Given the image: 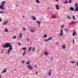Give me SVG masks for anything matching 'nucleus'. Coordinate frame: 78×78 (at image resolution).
<instances>
[{"mask_svg":"<svg viewBox=\"0 0 78 78\" xmlns=\"http://www.w3.org/2000/svg\"><path fill=\"white\" fill-rule=\"evenodd\" d=\"M2 46L4 48H8V51L7 53L9 54L10 53V51H11L12 50V45H11V44L9 43H6L5 45H2Z\"/></svg>","mask_w":78,"mask_h":78,"instance_id":"obj_1","label":"nucleus"},{"mask_svg":"<svg viewBox=\"0 0 78 78\" xmlns=\"http://www.w3.org/2000/svg\"><path fill=\"white\" fill-rule=\"evenodd\" d=\"M6 3V1H4L1 3V5L0 6L1 9H3V10H5L6 9V8L3 7L5 6L4 3Z\"/></svg>","mask_w":78,"mask_h":78,"instance_id":"obj_2","label":"nucleus"},{"mask_svg":"<svg viewBox=\"0 0 78 78\" xmlns=\"http://www.w3.org/2000/svg\"><path fill=\"white\" fill-rule=\"evenodd\" d=\"M63 29H62L60 30V33L59 34V36H63V31H62Z\"/></svg>","mask_w":78,"mask_h":78,"instance_id":"obj_3","label":"nucleus"},{"mask_svg":"<svg viewBox=\"0 0 78 78\" xmlns=\"http://www.w3.org/2000/svg\"><path fill=\"white\" fill-rule=\"evenodd\" d=\"M30 66V64L29 65H28L27 68H28V69H29L30 70H32V66Z\"/></svg>","mask_w":78,"mask_h":78,"instance_id":"obj_4","label":"nucleus"},{"mask_svg":"<svg viewBox=\"0 0 78 78\" xmlns=\"http://www.w3.org/2000/svg\"><path fill=\"white\" fill-rule=\"evenodd\" d=\"M69 10L70 11H74L75 10V9H74V8L72 7H70V9H69Z\"/></svg>","mask_w":78,"mask_h":78,"instance_id":"obj_5","label":"nucleus"},{"mask_svg":"<svg viewBox=\"0 0 78 78\" xmlns=\"http://www.w3.org/2000/svg\"><path fill=\"white\" fill-rule=\"evenodd\" d=\"M31 18H32L34 20H36V18L34 16H31Z\"/></svg>","mask_w":78,"mask_h":78,"instance_id":"obj_6","label":"nucleus"},{"mask_svg":"<svg viewBox=\"0 0 78 78\" xmlns=\"http://www.w3.org/2000/svg\"><path fill=\"white\" fill-rule=\"evenodd\" d=\"M55 7H56V9L57 10H58V9H59V6H58V5H56Z\"/></svg>","mask_w":78,"mask_h":78,"instance_id":"obj_7","label":"nucleus"},{"mask_svg":"<svg viewBox=\"0 0 78 78\" xmlns=\"http://www.w3.org/2000/svg\"><path fill=\"white\" fill-rule=\"evenodd\" d=\"M7 70V69H5L4 71H2V73H6V70Z\"/></svg>","mask_w":78,"mask_h":78,"instance_id":"obj_8","label":"nucleus"},{"mask_svg":"<svg viewBox=\"0 0 78 78\" xmlns=\"http://www.w3.org/2000/svg\"><path fill=\"white\" fill-rule=\"evenodd\" d=\"M62 48H64V49H65L66 47V46H65V44H64L62 45Z\"/></svg>","mask_w":78,"mask_h":78,"instance_id":"obj_9","label":"nucleus"},{"mask_svg":"<svg viewBox=\"0 0 78 78\" xmlns=\"http://www.w3.org/2000/svg\"><path fill=\"white\" fill-rule=\"evenodd\" d=\"M8 21H7L5 22L4 21L3 24V25H6V23H8Z\"/></svg>","mask_w":78,"mask_h":78,"instance_id":"obj_10","label":"nucleus"},{"mask_svg":"<svg viewBox=\"0 0 78 78\" xmlns=\"http://www.w3.org/2000/svg\"><path fill=\"white\" fill-rule=\"evenodd\" d=\"M44 55H49V53H48L47 52H45L44 54Z\"/></svg>","mask_w":78,"mask_h":78,"instance_id":"obj_11","label":"nucleus"},{"mask_svg":"<svg viewBox=\"0 0 78 78\" xmlns=\"http://www.w3.org/2000/svg\"><path fill=\"white\" fill-rule=\"evenodd\" d=\"M75 22H72L70 24V25H73V24H75Z\"/></svg>","mask_w":78,"mask_h":78,"instance_id":"obj_12","label":"nucleus"},{"mask_svg":"<svg viewBox=\"0 0 78 78\" xmlns=\"http://www.w3.org/2000/svg\"><path fill=\"white\" fill-rule=\"evenodd\" d=\"M75 34H76V32H75V30H74V32L73 33V36H75Z\"/></svg>","mask_w":78,"mask_h":78,"instance_id":"obj_13","label":"nucleus"},{"mask_svg":"<svg viewBox=\"0 0 78 78\" xmlns=\"http://www.w3.org/2000/svg\"><path fill=\"white\" fill-rule=\"evenodd\" d=\"M78 4L77 3H76L75 4V8H77V7H78Z\"/></svg>","mask_w":78,"mask_h":78,"instance_id":"obj_14","label":"nucleus"},{"mask_svg":"<svg viewBox=\"0 0 78 78\" xmlns=\"http://www.w3.org/2000/svg\"><path fill=\"white\" fill-rule=\"evenodd\" d=\"M37 23H38L39 26H40V24H41V23L38 21H37Z\"/></svg>","mask_w":78,"mask_h":78,"instance_id":"obj_15","label":"nucleus"},{"mask_svg":"<svg viewBox=\"0 0 78 78\" xmlns=\"http://www.w3.org/2000/svg\"><path fill=\"white\" fill-rule=\"evenodd\" d=\"M68 1H66L65 2H63V3H64V4H67V3H68Z\"/></svg>","mask_w":78,"mask_h":78,"instance_id":"obj_16","label":"nucleus"},{"mask_svg":"<svg viewBox=\"0 0 78 78\" xmlns=\"http://www.w3.org/2000/svg\"><path fill=\"white\" fill-rule=\"evenodd\" d=\"M22 49L23 50H24V51H25L27 49V48H22Z\"/></svg>","mask_w":78,"mask_h":78,"instance_id":"obj_17","label":"nucleus"},{"mask_svg":"<svg viewBox=\"0 0 78 78\" xmlns=\"http://www.w3.org/2000/svg\"><path fill=\"white\" fill-rule=\"evenodd\" d=\"M30 32H31L32 33H34V30L33 29H31L30 30Z\"/></svg>","mask_w":78,"mask_h":78,"instance_id":"obj_18","label":"nucleus"},{"mask_svg":"<svg viewBox=\"0 0 78 78\" xmlns=\"http://www.w3.org/2000/svg\"><path fill=\"white\" fill-rule=\"evenodd\" d=\"M30 62H28L26 63V64H27V65H28L30 64Z\"/></svg>","mask_w":78,"mask_h":78,"instance_id":"obj_19","label":"nucleus"},{"mask_svg":"<svg viewBox=\"0 0 78 78\" xmlns=\"http://www.w3.org/2000/svg\"><path fill=\"white\" fill-rule=\"evenodd\" d=\"M73 20H75V19H76V18H75V16H73Z\"/></svg>","mask_w":78,"mask_h":78,"instance_id":"obj_20","label":"nucleus"},{"mask_svg":"<svg viewBox=\"0 0 78 78\" xmlns=\"http://www.w3.org/2000/svg\"><path fill=\"white\" fill-rule=\"evenodd\" d=\"M52 18H53V19H55L56 18V16L55 15H53V16H52Z\"/></svg>","mask_w":78,"mask_h":78,"instance_id":"obj_21","label":"nucleus"},{"mask_svg":"<svg viewBox=\"0 0 78 78\" xmlns=\"http://www.w3.org/2000/svg\"><path fill=\"white\" fill-rule=\"evenodd\" d=\"M76 11H78V8L77 7H76V9L75 10Z\"/></svg>","mask_w":78,"mask_h":78,"instance_id":"obj_22","label":"nucleus"},{"mask_svg":"<svg viewBox=\"0 0 78 78\" xmlns=\"http://www.w3.org/2000/svg\"><path fill=\"white\" fill-rule=\"evenodd\" d=\"M23 31H25V30H26V28H25V27H23Z\"/></svg>","mask_w":78,"mask_h":78,"instance_id":"obj_23","label":"nucleus"},{"mask_svg":"<svg viewBox=\"0 0 78 78\" xmlns=\"http://www.w3.org/2000/svg\"><path fill=\"white\" fill-rule=\"evenodd\" d=\"M5 32H6V33L8 32V29H5Z\"/></svg>","mask_w":78,"mask_h":78,"instance_id":"obj_24","label":"nucleus"},{"mask_svg":"<svg viewBox=\"0 0 78 78\" xmlns=\"http://www.w3.org/2000/svg\"><path fill=\"white\" fill-rule=\"evenodd\" d=\"M71 3H72V0H69V1L68 3L70 4Z\"/></svg>","mask_w":78,"mask_h":78,"instance_id":"obj_25","label":"nucleus"},{"mask_svg":"<svg viewBox=\"0 0 78 78\" xmlns=\"http://www.w3.org/2000/svg\"><path fill=\"white\" fill-rule=\"evenodd\" d=\"M36 2L37 3H39V1L38 0H36Z\"/></svg>","mask_w":78,"mask_h":78,"instance_id":"obj_26","label":"nucleus"},{"mask_svg":"<svg viewBox=\"0 0 78 78\" xmlns=\"http://www.w3.org/2000/svg\"><path fill=\"white\" fill-rule=\"evenodd\" d=\"M47 35L46 34H45L44 35V38H46V37H47Z\"/></svg>","mask_w":78,"mask_h":78,"instance_id":"obj_27","label":"nucleus"},{"mask_svg":"<svg viewBox=\"0 0 78 78\" xmlns=\"http://www.w3.org/2000/svg\"><path fill=\"white\" fill-rule=\"evenodd\" d=\"M4 13V12L3 11H2L0 12V14H3Z\"/></svg>","mask_w":78,"mask_h":78,"instance_id":"obj_28","label":"nucleus"},{"mask_svg":"<svg viewBox=\"0 0 78 78\" xmlns=\"http://www.w3.org/2000/svg\"><path fill=\"white\" fill-rule=\"evenodd\" d=\"M53 39V37H51L50 38H49L48 39V40L49 41H50V40H51V39Z\"/></svg>","mask_w":78,"mask_h":78,"instance_id":"obj_29","label":"nucleus"},{"mask_svg":"<svg viewBox=\"0 0 78 78\" xmlns=\"http://www.w3.org/2000/svg\"><path fill=\"white\" fill-rule=\"evenodd\" d=\"M44 41H46V42H48V41H49V40H48H48L47 39H46L44 40Z\"/></svg>","mask_w":78,"mask_h":78,"instance_id":"obj_30","label":"nucleus"},{"mask_svg":"<svg viewBox=\"0 0 78 78\" xmlns=\"http://www.w3.org/2000/svg\"><path fill=\"white\" fill-rule=\"evenodd\" d=\"M32 51H35V49H34V47L33 48Z\"/></svg>","mask_w":78,"mask_h":78,"instance_id":"obj_31","label":"nucleus"},{"mask_svg":"<svg viewBox=\"0 0 78 78\" xmlns=\"http://www.w3.org/2000/svg\"><path fill=\"white\" fill-rule=\"evenodd\" d=\"M26 53V51H24V53H23V56H24L25 55V54Z\"/></svg>","mask_w":78,"mask_h":78,"instance_id":"obj_32","label":"nucleus"},{"mask_svg":"<svg viewBox=\"0 0 78 78\" xmlns=\"http://www.w3.org/2000/svg\"><path fill=\"white\" fill-rule=\"evenodd\" d=\"M32 47H30L29 48V51H30V50H31V48H32Z\"/></svg>","mask_w":78,"mask_h":78,"instance_id":"obj_33","label":"nucleus"},{"mask_svg":"<svg viewBox=\"0 0 78 78\" xmlns=\"http://www.w3.org/2000/svg\"><path fill=\"white\" fill-rule=\"evenodd\" d=\"M18 44L19 45H20V46H21L22 45V44H21L19 42L18 43Z\"/></svg>","mask_w":78,"mask_h":78,"instance_id":"obj_34","label":"nucleus"},{"mask_svg":"<svg viewBox=\"0 0 78 78\" xmlns=\"http://www.w3.org/2000/svg\"><path fill=\"white\" fill-rule=\"evenodd\" d=\"M16 37L15 36H14L13 37V39H16Z\"/></svg>","mask_w":78,"mask_h":78,"instance_id":"obj_35","label":"nucleus"},{"mask_svg":"<svg viewBox=\"0 0 78 78\" xmlns=\"http://www.w3.org/2000/svg\"><path fill=\"white\" fill-rule=\"evenodd\" d=\"M22 37V33H21L20 34V37L21 38Z\"/></svg>","mask_w":78,"mask_h":78,"instance_id":"obj_36","label":"nucleus"},{"mask_svg":"<svg viewBox=\"0 0 78 78\" xmlns=\"http://www.w3.org/2000/svg\"><path fill=\"white\" fill-rule=\"evenodd\" d=\"M54 58H53V57H52L51 58L50 60L51 61H52V60H53V59Z\"/></svg>","mask_w":78,"mask_h":78,"instance_id":"obj_37","label":"nucleus"},{"mask_svg":"<svg viewBox=\"0 0 78 78\" xmlns=\"http://www.w3.org/2000/svg\"><path fill=\"white\" fill-rule=\"evenodd\" d=\"M65 30L66 31V32H67V31H68L67 29H65Z\"/></svg>","mask_w":78,"mask_h":78,"instance_id":"obj_38","label":"nucleus"},{"mask_svg":"<svg viewBox=\"0 0 78 78\" xmlns=\"http://www.w3.org/2000/svg\"><path fill=\"white\" fill-rule=\"evenodd\" d=\"M25 62V60H23L22 62V64H23V63Z\"/></svg>","mask_w":78,"mask_h":78,"instance_id":"obj_39","label":"nucleus"},{"mask_svg":"<svg viewBox=\"0 0 78 78\" xmlns=\"http://www.w3.org/2000/svg\"><path fill=\"white\" fill-rule=\"evenodd\" d=\"M70 63H72V64H74V62L73 61H71Z\"/></svg>","mask_w":78,"mask_h":78,"instance_id":"obj_40","label":"nucleus"},{"mask_svg":"<svg viewBox=\"0 0 78 78\" xmlns=\"http://www.w3.org/2000/svg\"><path fill=\"white\" fill-rule=\"evenodd\" d=\"M74 38L73 39V43H75V40H74Z\"/></svg>","mask_w":78,"mask_h":78,"instance_id":"obj_41","label":"nucleus"},{"mask_svg":"<svg viewBox=\"0 0 78 78\" xmlns=\"http://www.w3.org/2000/svg\"><path fill=\"white\" fill-rule=\"evenodd\" d=\"M51 75V72H49V73H48V75Z\"/></svg>","mask_w":78,"mask_h":78,"instance_id":"obj_42","label":"nucleus"},{"mask_svg":"<svg viewBox=\"0 0 78 78\" xmlns=\"http://www.w3.org/2000/svg\"><path fill=\"white\" fill-rule=\"evenodd\" d=\"M34 67H37V66H36V65H35L34 66Z\"/></svg>","mask_w":78,"mask_h":78,"instance_id":"obj_43","label":"nucleus"},{"mask_svg":"<svg viewBox=\"0 0 78 78\" xmlns=\"http://www.w3.org/2000/svg\"><path fill=\"white\" fill-rule=\"evenodd\" d=\"M64 27V25H63V26H61V28H62V27Z\"/></svg>","mask_w":78,"mask_h":78,"instance_id":"obj_44","label":"nucleus"},{"mask_svg":"<svg viewBox=\"0 0 78 78\" xmlns=\"http://www.w3.org/2000/svg\"><path fill=\"white\" fill-rule=\"evenodd\" d=\"M2 18H0V22H2Z\"/></svg>","mask_w":78,"mask_h":78,"instance_id":"obj_45","label":"nucleus"},{"mask_svg":"<svg viewBox=\"0 0 78 78\" xmlns=\"http://www.w3.org/2000/svg\"><path fill=\"white\" fill-rule=\"evenodd\" d=\"M3 50H2V51L1 52V53L2 54L3 53Z\"/></svg>","mask_w":78,"mask_h":78,"instance_id":"obj_46","label":"nucleus"},{"mask_svg":"<svg viewBox=\"0 0 78 78\" xmlns=\"http://www.w3.org/2000/svg\"><path fill=\"white\" fill-rule=\"evenodd\" d=\"M59 1V0H55V2H58Z\"/></svg>","mask_w":78,"mask_h":78,"instance_id":"obj_47","label":"nucleus"},{"mask_svg":"<svg viewBox=\"0 0 78 78\" xmlns=\"http://www.w3.org/2000/svg\"><path fill=\"white\" fill-rule=\"evenodd\" d=\"M77 66H78V62H77Z\"/></svg>","mask_w":78,"mask_h":78,"instance_id":"obj_48","label":"nucleus"},{"mask_svg":"<svg viewBox=\"0 0 78 78\" xmlns=\"http://www.w3.org/2000/svg\"><path fill=\"white\" fill-rule=\"evenodd\" d=\"M37 73H38V72H37V71H36V74H37Z\"/></svg>","mask_w":78,"mask_h":78,"instance_id":"obj_49","label":"nucleus"},{"mask_svg":"<svg viewBox=\"0 0 78 78\" xmlns=\"http://www.w3.org/2000/svg\"><path fill=\"white\" fill-rule=\"evenodd\" d=\"M67 18H69V15L67 16Z\"/></svg>","mask_w":78,"mask_h":78,"instance_id":"obj_50","label":"nucleus"},{"mask_svg":"<svg viewBox=\"0 0 78 78\" xmlns=\"http://www.w3.org/2000/svg\"><path fill=\"white\" fill-rule=\"evenodd\" d=\"M69 18V20H70L71 19V18L70 17H69V18Z\"/></svg>","mask_w":78,"mask_h":78,"instance_id":"obj_51","label":"nucleus"},{"mask_svg":"<svg viewBox=\"0 0 78 78\" xmlns=\"http://www.w3.org/2000/svg\"><path fill=\"white\" fill-rule=\"evenodd\" d=\"M24 17H25V16H23V18H24Z\"/></svg>","mask_w":78,"mask_h":78,"instance_id":"obj_52","label":"nucleus"},{"mask_svg":"<svg viewBox=\"0 0 78 78\" xmlns=\"http://www.w3.org/2000/svg\"><path fill=\"white\" fill-rule=\"evenodd\" d=\"M51 72V69H50L49 72Z\"/></svg>","mask_w":78,"mask_h":78,"instance_id":"obj_53","label":"nucleus"},{"mask_svg":"<svg viewBox=\"0 0 78 78\" xmlns=\"http://www.w3.org/2000/svg\"><path fill=\"white\" fill-rule=\"evenodd\" d=\"M27 41H29V39H27Z\"/></svg>","mask_w":78,"mask_h":78,"instance_id":"obj_54","label":"nucleus"},{"mask_svg":"<svg viewBox=\"0 0 78 78\" xmlns=\"http://www.w3.org/2000/svg\"><path fill=\"white\" fill-rule=\"evenodd\" d=\"M14 70L15 71H16V70H17V69H15Z\"/></svg>","mask_w":78,"mask_h":78,"instance_id":"obj_55","label":"nucleus"},{"mask_svg":"<svg viewBox=\"0 0 78 78\" xmlns=\"http://www.w3.org/2000/svg\"><path fill=\"white\" fill-rule=\"evenodd\" d=\"M1 75H0V78H1Z\"/></svg>","mask_w":78,"mask_h":78,"instance_id":"obj_56","label":"nucleus"},{"mask_svg":"<svg viewBox=\"0 0 78 78\" xmlns=\"http://www.w3.org/2000/svg\"><path fill=\"white\" fill-rule=\"evenodd\" d=\"M50 9V8H49V7H48V9Z\"/></svg>","mask_w":78,"mask_h":78,"instance_id":"obj_57","label":"nucleus"},{"mask_svg":"<svg viewBox=\"0 0 78 78\" xmlns=\"http://www.w3.org/2000/svg\"><path fill=\"white\" fill-rule=\"evenodd\" d=\"M30 23H31V22H30Z\"/></svg>","mask_w":78,"mask_h":78,"instance_id":"obj_58","label":"nucleus"},{"mask_svg":"<svg viewBox=\"0 0 78 78\" xmlns=\"http://www.w3.org/2000/svg\"><path fill=\"white\" fill-rule=\"evenodd\" d=\"M33 67H32L33 69Z\"/></svg>","mask_w":78,"mask_h":78,"instance_id":"obj_59","label":"nucleus"},{"mask_svg":"<svg viewBox=\"0 0 78 78\" xmlns=\"http://www.w3.org/2000/svg\"><path fill=\"white\" fill-rule=\"evenodd\" d=\"M38 28H39V26H38Z\"/></svg>","mask_w":78,"mask_h":78,"instance_id":"obj_60","label":"nucleus"},{"mask_svg":"<svg viewBox=\"0 0 78 78\" xmlns=\"http://www.w3.org/2000/svg\"><path fill=\"white\" fill-rule=\"evenodd\" d=\"M77 7V8H78V6Z\"/></svg>","mask_w":78,"mask_h":78,"instance_id":"obj_61","label":"nucleus"}]
</instances>
